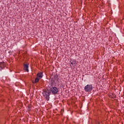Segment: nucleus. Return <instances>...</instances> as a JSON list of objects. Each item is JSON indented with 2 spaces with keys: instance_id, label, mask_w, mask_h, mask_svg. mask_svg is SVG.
Returning <instances> with one entry per match:
<instances>
[{
  "instance_id": "9",
  "label": "nucleus",
  "mask_w": 124,
  "mask_h": 124,
  "mask_svg": "<svg viewBox=\"0 0 124 124\" xmlns=\"http://www.w3.org/2000/svg\"><path fill=\"white\" fill-rule=\"evenodd\" d=\"M70 62L71 64H72V65H73V64H75V63L73 61H70Z\"/></svg>"
},
{
  "instance_id": "1",
  "label": "nucleus",
  "mask_w": 124,
  "mask_h": 124,
  "mask_svg": "<svg viewBox=\"0 0 124 124\" xmlns=\"http://www.w3.org/2000/svg\"><path fill=\"white\" fill-rule=\"evenodd\" d=\"M51 93L52 94H58V93H59V89H58V88L56 87L52 86L49 89H47L44 91L43 92V94L46 99L47 101H49Z\"/></svg>"
},
{
  "instance_id": "7",
  "label": "nucleus",
  "mask_w": 124,
  "mask_h": 124,
  "mask_svg": "<svg viewBox=\"0 0 124 124\" xmlns=\"http://www.w3.org/2000/svg\"><path fill=\"white\" fill-rule=\"evenodd\" d=\"M55 81L53 79H51L50 80V82H51V85L52 86H54V85H55Z\"/></svg>"
},
{
  "instance_id": "10",
  "label": "nucleus",
  "mask_w": 124,
  "mask_h": 124,
  "mask_svg": "<svg viewBox=\"0 0 124 124\" xmlns=\"http://www.w3.org/2000/svg\"><path fill=\"white\" fill-rule=\"evenodd\" d=\"M28 111H31V107L28 106Z\"/></svg>"
},
{
  "instance_id": "3",
  "label": "nucleus",
  "mask_w": 124,
  "mask_h": 124,
  "mask_svg": "<svg viewBox=\"0 0 124 124\" xmlns=\"http://www.w3.org/2000/svg\"><path fill=\"white\" fill-rule=\"evenodd\" d=\"M24 70L26 72H29V64H24Z\"/></svg>"
},
{
  "instance_id": "6",
  "label": "nucleus",
  "mask_w": 124,
  "mask_h": 124,
  "mask_svg": "<svg viewBox=\"0 0 124 124\" xmlns=\"http://www.w3.org/2000/svg\"><path fill=\"white\" fill-rule=\"evenodd\" d=\"M40 78H36L35 79V80H32V83H38V82H39V79Z\"/></svg>"
},
{
  "instance_id": "5",
  "label": "nucleus",
  "mask_w": 124,
  "mask_h": 124,
  "mask_svg": "<svg viewBox=\"0 0 124 124\" xmlns=\"http://www.w3.org/2000/svg\"><path fill=\"white\" fill-rule=\"evenodd\" d=\"M4 68V62H0V70Z\"/></svg>"
},
{
  "instance_id": "2",
  "label": "nucleus",
  "mask_w": 124,
  "mask_h": 124,
  "mask_svg": "<svg viewBox=\"0 0 124 124\" xmlns=\"http://www.w3.org/2000/svg\"><path fill=\"white\" fill-rule=\"evenodd\" d=\"M85 92L89 93V92H92L93 91V85L92 84H88L84 87Z\"/></svg>"
},
{
  "instance_id": "4",
  "label": "nucleus",
  "mask_w": 124,
  "mask_h": 124,
  "mask_svg": "<svg viewBox=\"0 0 124 124\" xmlns=\"http://www.w3.org/2000/svg\"><path fill=\"white\" fill-rule=\"evenodd\" d=\"M37 77L39 78V79H41L42 77H43V73L42 72L38 73L37 74Z\"/></svg>"
},
{
  "instance_id": "8",
  "label": "nucleus",
  "mask_w": 124,
  "mask_h": 124,
  "mask_svg": "<svg viewBox=\"0 0 124 124\" xmlns=\"http://www.w3.org/2000/svg\"><path fill=\"white\" fill-rule=\"evenodd\" d=\"M58 75H56L54 76V80H57L58 79Z\"/></svg>"
}]
</instances>
